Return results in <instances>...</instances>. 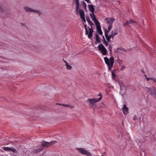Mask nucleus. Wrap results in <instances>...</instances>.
Masks as SVG:
<instances>
[{
    "instance_id": "1",
    "label": "nucleus",
    "mask_w": 156,
    "mask_h": 156,
    "mask_svg": "<svg viewBox=\"0 0 156 156\" xmlns=\"http://www.w3.org/2000/svg\"><path fill=\"white\" fill-rule=\"evenodd\" d=\"M104 59L105 63L108 67V70H110L111 68L113 67L114 63V58L113 57H111L109 59H108L107 57H105L104 58Z\"/></svg>"
},
{
    "instance_id": "2",
    "label": "nucleus",
    "mask_w": 156,
    "mask_h": 156,
    "mask_svg": "<svg viewBox=\"0 0 156 156\" xmlns=\"http://www.w3.org/2000/svg\"><path fill=\"white\" fill-rule=\"evenodd\" d=\"M101 99V97L98 98H95L92 99L88 98L87 101L89 102V105L91 107L95 108L96 107V106L95 104Z\"/></svg>"
},
{
    "instance_id": "3",
    "label": "nucleus",
    "mask_w": 156,
    "mask_h": 156,
    "mask_svg": "<svg viewBox=\"0 0 156 156\" xmlns=\"http://www.w3.org/2000/svg\"><path fill=\"white\" fill-rule=\"evenodd\" d=\"M57 142V141L54 140L50 142L43 141L41 143V146L43 147H48L52 145Z\"/></svg>"
},
{
    "instance_id": "4",
    "label": "nucleus",
    "mask_w": 156,
    "mask_h": 156,
    "mask_svg": "<svg viewBox=\"0 0 156 156\" xmlns=\"http://www.w3.org/2000/svg\"><path fill=\"white\" fill-rule=\"evenodd\" d=\"M84 27L85 30V34L86 35H88V37L89 38H90L92 37L93 33L94 32L92 28H89V33L88 34V31L87 29V25L84 24Z\"/></svg>"
},
{
    "instance_id": "5",
    "label": "nucleus",
    "mask_w": 156,
    "mask_h": 156,
    "mask_svg": "<svg viewBox=\"0 0 156 156\" xmlns=\"http://www.w3.org/2000/svg\"><path fill=\"white\" fill-rule=\"evenodd\" d=\"M77 149L79 152L82 154L88 156H92V154L90 152L83 148H77Z\"/></svg>"
},
{
    "instance_id": "6",
    "label": "nucleus",
    "mask_w": 156,
    "mask_h": 156,
    "mask_svg": "<svg viewBox=\"0 0 156 156\" xmlns=\"http://www.w3.org/2000/svg\"><path fill=\"white\" fill-rule=\"evenodd\" d=\"M23 9L27 12H36L38 13L39 16H40L41 14V13L39 11L33 9L27 6L24 7Z\"/></svg>"
},
{
    "instance_id": "7",
    "label": "nucleus",
    "mask_w": 156,
    "mask_h": 156,
    "mask_svg": "<svg viewBox=\"0 0 156 156\" xmlns=\"http://www.w3.org/2000/svg\"><path fill=\"white\" fill-rule=\"evenodd\" d=\"M98 48L99 50L101 51V53L103 55H106L107 51L102 44H101L99 45L98 46Z\"/></svg>"
},
{
    "instance_id": "8",
    "label": "nucleus",
    "mask_w": 156,
    "mask_h": 156,
    "mask_svg": "<svg viewBox=\"0 0 156 156\" xmlns=\"http://www.w3.org/2000/svg\"><path fill=\"white\" fill-rule=\"evenodd\" d=\"M148 92L151 94L153 96H155L156 95V90L154 87L152 88H146Z\"/></svg>"
},
{
    "instance_id": "9",
    "label": "nucleus",
    "mask_w": 156,
    "mask_h": 156,
    "mask_svg": "<svg viewBox=\"0 0 156 156\" xmlns=\"http://www.w3.org/2000/svg\"><path fill=\"white\" fill-rule=\"evenodd\" d=\"M3 150L5 151L10 152L12 151L14 153H16L17 152V151L14 148H11L9 147H2Z\"/></svg>"
},
{
    "instance_id": "10",
    "label": "nucleus",
    "mask_w": 156,
    "mask_h": 156,
    "mask_svg": "<svg viewBox=\"0 0 156 156\" xmlns=\"http://www.w3.org/2000/svg\"><path fill=\"white\" fill-rule=\"evenodd\" d=\"M115 20V19L113 17H107L105 20V22L109 24V25H112V23Z\"/></svg>"
},
{
    "instance_id": "11",
    "label": "nucleus",
    "mask_w": 156,
    "mask_h": 156,
    "mask_svg": "<svg viewBox=\"0 0 156 156\" xmlns=\"http://www.w3.org/2000/svg\"><path fill=\"white\" fill-rule=\"evenodd\" d=\"M90 15L91 16L92 20L94 22L96 25L100 24L99 21L96 19V16L94 14V13H90Z\"/></svg>"
},
{
    "instance_id": "12",
    "label": "nucleus",
    "mask_w": 156,
    "mask_h": 156,
    "mask_svg": "<svg viewBox=\"0 0 156 156\" xmlns=\"http://www.w3.org/2000/svg\"><path fill=\"white\" fill-rule=\"evenodd\" d=\"M73 2L75 3L76 5V10L77 13L78 14V10L80 8L79 0H73Z\"/></svg>"
},
{
    "instance_id": "13",
    "label": "nucleus",
    "mask_w": 156,
    "mask_h": 156,
    "mask_svg": "<svg viewBox=\"0 0 156 156\" xmlns=\"http://www.w3.org/2000/svg\"><path fill=\"white\" fill-rule=\"evenodd\" d=\"M123 113L125 115H126L128 113V108L126 107V105L124 104L122 108Z\"/></svg>"
},
{
    "instance_id": "14",
    "label": "nucleus",
    "mask_w": 156,
    "mask_h": 156,
    "mask_svg": "<svg viewBox=\"0 0 156 156\" xmlns=\"http://www.w3.org/2000/svg\"><path fill=\"white\" fill-rule=\"evenodd\" d=\"M96 26L97 31L100 35H102L103 33L101 30V26L100 24H99L97 25Z\"/></svg>"
},
{
    "instance_id": "15",
    "label": "nucleus",
    "mask_w": 156,
    "mask_h": 156,
    "mask_svg": "<svg viewBox=\"0 0 156 156\" xmlns=\"http://www.w3.org/2000/svg\"><path fill=\"white\" fill-rule=\"evenodd\" d=\"M117 30H112L111 32V34L110 35V37H111L113 39L114 36L116 34H117Z\"/></svg>"
},
{
    "instance_id": "16",
    "label": "nucleus",
    "mask_w": 156,
    "mask_h": 156,
    "mask_svg": "<svg viewBox=\"0 0 156 156\" xmlns=\"http://www.w3.org/2000/svg\"><path fill=\"white\" fill-rule=\"evenodd\" d=\"M88 7L89 10L91 12V13H94L95 9L93 5H88Z\"/></svg>"
},
{
    "instance_id": "17",
    "label": "nucleus",
    "mask_w": 156,
    "mask_h": 156,
    "mask_svg": "<svg viewBox=\"0 0 156 156\" xmlns=\"http://www.w3.org/2000/svg\"><path fill=\"white\" fill-rule=\"evenodd\" d=\"M78 10H79V15L80 16V18H82L84 17L85 14H84V12L81 9H79Z\"/></svg>"
},
{
    "instance_id": "18",
    "label": "nucleus",
    "mask_w": 156,
    "mask_h": 156,
    "mask_svg": "<svg viewBox=\"0 0 156 156\" xmlns=\"http://www.w3.org/2000/svg\"><path fill=\"white\" fill-rule=\"evenodd\" d=\"M43 149V147L36 149L34 150V151H33V152L34 154H37L38 153L42 151Z\"/></svg>"
},
{
    "instance_id": "19",
    "label": "nucleus",
    "mask_w": 156,
    "mask_h": 156,
    "mask_svg": "<svg viewBox=\"0 0 156 156\" xmlns=\"http://www.w3.org/2000/svg\"><path fill=\"white\" fill-rule=\"evenodd\" d=\"M96 40L98 43H101V38L99 37L98 34H95Z\"/></svg>"
},
{
    "instance_id": "20",
    "label": "nucleus",
    "mask_w": 156,
    "mask_h": 156,
    "mask_svg": "<svg viewBox=\"0 0 156 156\" xmlns=\"http://www.w3.org/2000/svg\"><path fill=\"white\" fill-rule=\"evenodd\" d=\"M122 88V89H120V93L123 96V95H125L126 93V90L125 88V87Z\"/></svg>"
},
{
    "instance_id": "21",
    "label": "nucleus",
    "mask_w": 156,
    "mask_h": 156,
    "mask_svg": "<svg viewBox=\"0 0 156 156\" xmlns=\"http://www.w3.org/2000/svg\"><path fill=\"white\" fill-rule=\"evenodd\" d=\"M61 105L62 106L64 107H70L71 109H72L74 108V107L72 106H71L68 105H66L63 104H61Z\"/></svg>"
},
{
    "instance_id": "22",
    "label": "nucleus",
    "mask_w": 156,
    "mask_h": 156,
    "mask_svg": "<svg viewBox=\"0 0 156 156\" xmlns=\"http://www.w3.org/2000/svg\"><path fill=\"white\" fill-rule=\"evenodd\" d=\"M102 37L103 38V43L106 46H107L108 45V43L106 41L104 36H103Z\"/></svg>"
},
{
    "instance_id": "23",
    "label": "nucleus",
    "mask_w": 156,
    "mask_h": 156,
    "mask_svg": "<svg viewBox=\"0 0 156 156\" xmlns=\"http://www.w3.org/2000/svg\"><path fill=\"white\" fill-rule=\"evenodd\" d=\"M119 84L121 89H122V88H123H123L125 87L124 86V85L122 82H121V81H119Z\"/></svg>"
},
{
    "instance_id": "24",
    "label": "nucleus",
    "mask_w": 156,
    "mask_h": 156,
    "mask_svg": "<svg viewBox=\"0 0 156 156\" xmlns=\"http://www.w3.org/2000/svg\"><path fill=\"white\" fill-rule=\"evenodd\" d=\"M129 22L130 24L132 23H135L136 24H137V23L133 19H131L130 20H129Z\"/></svg>"
},
{
    "instance_id": "25",
    "label": "nucleus",
    "mask_w": 156,
    "mask_h": 156,
    "mask_svg": "<svg viewBox=\"0 0 156 156\" xmlns=\"http://www.w3.org/2000/svg\"><path fill=\"white\" fill-rule=\"evenodd\" d=\"M66 69H67L71 70V69L72 68V66H70L69 65L68 63L67 64H66Z\"/></svg>"
},
{
    "instance_id": "26",
    "label": "nucleus",
    "mask_w": 156,
    "mask_h": 156,
    "mask_svg": "<svg viewBox=\"0 0 156 156\" xmlns=\"http://www.w3.org/2000/svg\"><path fill=\"white\" fill-rule=\"evenodd\" d=\"M107 40V41L109 42H110V39L111 38V37H110V35H106V36H105Z\"/></svg>"
},
{
    "instance_id": "27",
    "label": "nucleus",
    "mask_w": 156,
    "mask_h": 156,
    "mask_svg": "<svg viewBox=\"0 0 156 156\" xmlns=\"http://www.w3.org/2000/svg\"><path fill=\"white\" fill-rule=\"evenodd\" d=\"M129 24L130 23H129V21H127L123 24L122 26H127V25H129Z\"/></svg>"
},
{
    "instance_id": "28",
    "label": "nucleus",
    "mask_w": 156,
    "mask_h": 156,
    "mask_svg": "<svg viewBox=\"0 0 156 156\" xmlns=\"http://www.w3.org/2000/svg\"><path fill=\"white\" fill-rule=\"evenodd\" d=\"M7 45L3 44L1 45V46L0 47V48L2 49H6V48H5L6 47Z\"/></svg>"
},
{
    "instance_id": "29",
    "label": "nucleus",
    "mask_w": 156,
    "mask_h": 156,
    "mask_svg": "<svg viewBox=\"0 0 156 156\" xmlns=\"http://www.w3.org/2000/svg\"><path fill=\"white\" fill-rule=\"evenodd\" d=\"M109 31L108 30L106 29H105V36H106V35H108V33L109 32Z\"/></svg>"
},
{
    "instance_id": "30",
    "label": "nucleus",
    "mask_w": 156,
    "mask_h": 156,
    "mask_svg": "<svg viewBox=\"0 0 156 156\" xmlns=\"http://www.w3.org/2000/svg\"><path fill=\"white\" fill-rule=\"evenodd\" d=\"M82 3H83V5L84 6V9L85 10H86V8H87V4H86L85 2L84 1H83Z\"/></svg>"
},
{
    "instance_id": "31",
    "label": "nucleus",
    "mask_w": 156,
    "mask_h": 156,
    "mask_svg": "<svg viewBox=\"0 0 156 156\" xmlns=\"http://www.w3.org/2000/svg\"><path fill=\"white\" fill-rule=\"evenodd\" d=\"M109 50L111 52H112V47L111 45H109L108 47Z\"/></svg>"
},
{
    "instance_id": "32",
    "label": "nucleus",
    "mask_w": 156,
    "mask_h": 156,
    "mask_svg": "<svg viewBox=\"0 0 156 156\" xmlns=\"http://www.w3.org/2000/svg\"><path fill=\"white\" fill-rule=\"evenodd\" d=\"M120 50L122 51L126 52H127L126 50L122 47L120 48Z\"/></svg>"
},
{
    "instance_id": "33",
    "label": "nucleus",
    "mask_w": 156,
    "mask_h": 156,
    "mask_svg": "<svg viewBox=\"0 0 156 156\" xmlns=\"http://www.w3.org/2000/svg\"><path fill=\"white\" fill-rule=\"evenodd\" d=\"M112 25H109L108 26V29L107 30L110 31L112 28Z\"/></svg>"
},
{
    "instance_id": "34",
    "label": "nucleus",
    "mask_w": 156,
    "mask_h": 156,
    "mask_svg": "<svg viewBox=\"0 0 156 156\" xmlns=\"http://www.w3.org/2000/svg\"><path fill=\"white\" fill-rule=\"evenodd\" d=\"M86 18L87 20L88 23L91 21L90 20V18L88 16H86Z\"/></svg>"
},
{
    "instance_id": "35",
    "label": "nucleus",
    "mask_w": 156,
    "mask_h": 156,
    "mask_svg": "<svg viewBox=\"0 0 156 156\" xmlns=\"http://www.w3.org/2000/svg\"><path fill=\"white\" fill-rule=\"evenodd\" d=\"M112 77L113 78H115L116 77V75H115V74L112 71Z\"/></svg>"
},
{
    "instance_id": "36",
    "label": "nucleus",
    "mask_w": 156,
    "mask_h": 156,
    "mask_svg": "<svg viewBox=\"0 0 156 156\" xmlns=\"http://www.w3.org/2000/svg\"><path fill=\"white\" fill-rule=\"evenodd\" d=\"M150 80L153 81L154 82H156V79L154 78H150Z\"/></svg>"
},
{
    "instance_id": "37",
    "label": "nucleus",
    "mask_w": 156,
    "mask_h": 156,
    "mask_svg": "<svg viewBox=\"0 0 156 156\" xmlns=\"http://www.w3.org/2000/svg\"><path fill=\"white\" fill-rule=\"evenodd\" d=\"M89 23L90 26L91 27L90 28H92V25H94V24L91 21Z\"/></svg>"
},
{
    "instance_id": "38",
    "label": "nucleus",
    "mask_w": 156,
    "mask_h": 156,
    "mask_svg": "<svg viewBox=\"0 0 156 156\" xmlns=\"http://www.w3.org/2000/svg\"><path fill=\"white\" fill-rule=\"evenodd\" d=\"M81 19L83 20V23H84L86 22V20L85 18V17H83V18H81Z\"/></svg>"
},
{
    "instance_id": "39",
    "label": "nucleus",
    "mask_w": 156,
    "mask_h": 156,
    "mask_svg": "<svg viewBox=\"0 0 156 156\" xmlns=\"http://www.w3.org/2000/svg\"><path fill=\"white\" fill-rule=\"evenodd\" d=\"M137 116L136 115H134V116L133 117V119L134 120H136V119H137Z\"/></svg>"
},
{
    "instance_id": "40",
    "label": "nucleus",
    "mask_w": 156,
    "mask_h": 156,
    "mask_svg": "<svg viewBox=\"0 0 156 156\" xmlns=\"http://www.w3.org/2000/svg\"><path fill=\"white\" fill-rule=\"evenodd\" d=\"M86 1L88 3H91V2H90V0H84Z\"/></svg>"
},
{
    "instance_id": "41",
    "label": "nucleus",
    "mask_w": 156,
    "mask_h": 156,
    "mask_svg": "<svg viewBox=\"0 0 156 156\" xmlns=\"http://www.w3.org/2000/svg\"><path fill=\"white\" fill-rule=\"evenodd\" d=\"M125 68V66H121V68L120 70H122V69Z\"/></svg>"
},
{
    "instance_id": "42",
    "label": "nucleus",
    "mask_w": 156,
    "mask_h": 156,
    "mask_svg": "<svg viewBox=\"0 0 156 156\" xmlns=\"http://www.w3.org/2000/svg\"><path fill=\"white\" fill-rule=\"evenodd\" d=\"M3 11V9L1 6L0 5V12H2Z\"/></svg>"
},
{
    "instance_id": "43",
    "label": "nucleus",
    "mask_w": 156,
    "mask_h": 156,
    "mask_svg": "<svg viewBox=\"0 0 156 156\" xmlns=\"http://www.w3.org/2000/svg\"><path fill=\"white\" fill-rule=\"evenodd\" d=\"M21 24L22 26H26V24L25 23H21Z\"/></svg>"
},
{
    "instance_id": "44",
    "label": "nucleus",
    "mask_w": 156,
    "mask_h": 156,
    "mask_svg": "<svg viewBox=\"0 0 156 156\" xmlns=\"http://www.w3.org/2000/svg\"><path fill=\"white\" fill-rule=\"evenodd\" d=\"M98 95L99 96H100V97H101V98H102V95H101V93H100Z\"/></svg>"
},
{
    "instance_id": "45",
    "label": "nucleus",
    "mask_w": 156,
    "mask_h": 156,
    "mask_svg": "<svg viewBox=\"0 0 156 156\" xmlns=\"http://www.w3.org/2000/svg\"><path fill=\"white\" fill-rule=\"evenodd\" d=\"M146 80L147 81H149V80L150 79V78H147V77H146Z\"/></svg>"
},
{
    "instance_id": "46",
    "label": "nucleus",
    "mask_w": 156,
    "mask_h": 156,
    "mask_svg": "<svg viewBox=\"0 0 156 156\" xmlns=\"http://www.w3.org/2000/svg\"><path fill=\"white\" fill-rule=\"evenodd\" d=\"M118 52V50H117V49L115 51V53H117Z\"/></svg>"
},
{
    "instance_id": "47",
    "label": "nucleus",
    "mask_w": 156,
    "mask_h": 156,
    "mask_svg": "<svg viewBox=\"0 0 156 156\" xmlns=\"http://www.w3.org/2000/svg\"><path fill=\"white\" fill-rule=\"evenodd\" d=\"M63 60L64 61V62H65V63H66V64H67L68 63L67 62L65 61V60L63 59Z\"/></svg>"
},
{
    "instance_id": "48",
    "label": "nucleus",
    "mask_w": 156,
    "mask_h": 156,
    "mask_svg": "<svg viewBox=\"0 0 156 156\" xmlns=\"http://www.w3.org/2000/svg\"><path fill=\"white\" fill-rule=\"evenodd\" d=\"M117 50H120V48H117Z\"/></svg>"
},
{
    "instance_id": "49",
    "label": "nucleus",
    "mask_w": 156,
    "mask_h": 156,
    "mask_svg": "<svg viewBox=\"0 0 156 156\" xmlns=\"http://www.w3.org/2000/svg\"><path fill=\"white\" fill-rule=\"evenodd\" d=\"M56 104H57V105H61V104H59V103H57Z\"/></svg>"
},
{
    "instance_id": "50",
    "label": "nucleus",
    "mask_w": 156,
    "mask_h": 156,
    "mask_svg": "<svg viewBox=\"0 0 156 156\" xmlns=\"http://www.w3.org/2000/svg\"><path fill=\"white\" fill-rule=\"evenodd\" d=\"M150 0V2L151 3H152V1L151 0Z\"/></svg>"
},
{
    "instance_id": "51",
    "label": "nucleus",
    "mask_w": 156,
    "mask_h": 156,
    "mask_svg": "<svg viewBox=\"0 0 156 156\" xmlns=\"http://www.w3.org/2000/svg\"><path fill=\"white\" fill-rule=\"evenodd\" d=\"M144 76H145L146 77H147V76L146 75H144Z\"/></svg>"
},
{
    "instance_id": "52",
    "label": "nucleus",
    "mask_w": 156,
    "mask_h": 156,
    "mask_svg": "<svg viewBox=\"0 0 156 156\" xmlns=\"http://www.w3.org/2000/svg\"><path fill=\"white\" fill-rule=\"evenodd\" d=\"M119 65H120L121 64V63L120 62H118Z\"/></svg>"
},
{
    "instance_id": "53",
    "label": "nucleus",
    "mask_w": 156,
    "mask_h": 156,
    "mask_svg": "<svg viewBox=\"0 0 156 156\" xmlns=\"http://www.w3.org/2000/svg\"><path fill=\"white\" fill-rule=\"evenodd\" d=\"M5 71H6V72H7V70H6V69H5Z\"/></svg>"
}]
</instances>
